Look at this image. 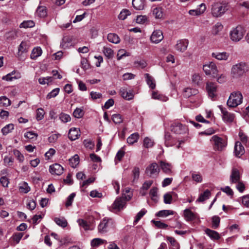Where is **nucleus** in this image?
I'll return each instance as SVG.
<instances>
[{"label": "nucleus", "instance_id": "f257e3e1", "mask_svg": "<svg viewBox=\"0 0 249 249\" xmlns=\"http://www.w3.org/2000/svg\"><path fill=\"white\" fill-rule=\"evenodd\" d=\"M248 71V68L245 63L240 62L233 65L231 69V75L232 78L238 79Z\"/></svg>", "mask_w": 249, "mask_h": 249}, {"label": "nucleus", "instance_id": "f03ea898", "mask_svg": "<svg viewBox=\"0 0 249 249\" xmlns=\"http://www.w3.org/2000/svg\"><path fill=\"white\" fill-rule=\"evenodd\" d=\"M243 96L241 92L233 91L231 93L227 101V105L231 107H236L242 102Z\"/></svg>", "mask_w": 249, "mask_h": 249}, {"label": "nucleus", "instance_id": "7ed1b4c3", "mask_svg": "<svg viewBox=\"0 0 249 249\" xmlns=\"http://www.w3.org/2000/svg\"><path fill=\"white\" fill-rule=\"evenodd\" d=\"M125 206L126 202L123 200V198L117 197L109 207V210L113 213H116L123 210Z\"/></svg>", "mask_w": 249, "mask_h": 249}, {"label": "nucleus", "instance_id": "20e7f679", "mask_svg": "<svg viewBox=\"0 0 249 249\" xmlns=\"http://www.w3.org/2000/svg\"><path fill=\"white\" fill-rule=\"evenodd\" d=\"M245 32L243 27L241 26H237L230 32L231 39L233 41H239L243 38Z\"/></svg>", "mask_w": 249, "mask_h": 249}, {"label": "nucleus", "instance_id": "39448f33", "mask_svg": "<svg viewBox=\"0 0 249 249\" xmlns=\"http://www.w3.org/2000/svg\"><path fill=\"white\" fill-rule=\"evenodd\" d=\"M213 148L216 150L221 151L227 145V142L225 140L217 135L213 136L211 139Z\"/></svg>", "mask_w": 249, "mask_h": 249}, {"label": "nucleus", "instance_id": "423d86ee", "mask_svg": "<svg viewBox=\"0 0 249 249\" xmlns=\"http://www.w3.org/2000/svg\"><path fill=\"white\" fill-rule=\"evenodd\" d=\"M113 227V221L111 219L104 218L98 227V231L101 233H104L109 231Z\"/></svg>", "mask_w": 249, "mask_h": 249}, {"label": "nucleus", "instance_id": "0eeeda50", "mask_svg": "<svg viewBox=\"0 0 249 249\" xmlns=\"http://www.w3.org/2000/svg\"><path fill=\"white\" fill-rule=\"evenodd\" d=\"M226 5L221 3H215L212 5V14L213 17L221 16L226 11Z\"/></svg>", "mask_w": 249, "mask_h": 249}, {"label": "nucleus", "instance_id": "6e6552de", "mask_svg": "<svg viewBox=\"0 0 249 249\" xmlns=\"http://www.w3.org/2000/svg\"><path fill=\"white\" fill-rule=\"evenodd\" d=\"M203 69L206 75H211L213 77L216 76L218 70L214 63L211 62L208 64L204 65Z\"/></svg>", "mask_w": 249, "mask_h": 249}, {"label": "nucleus", "instance_id": "1a4fd4ad", "mask_svg": "<svg viewBox=\"0 0 249 249\" xmlns=\"http://www.w3.org/2000/svg\"><path fill=\"white\" fill-rule=\"evenodd\" d=\"M206 89L209 97L212 100H215L217 96L216 85L212 82H207Z\"/></svg>", "mask_w": 249, "mask_h": 249}, {"label": "nucleus", "instance_id": "9d476101", "mask_svg": "<svg viewBox=\"0 0 249 249\" xmlns=\"http://www.w3.org/2000/svg\"><path fill=\"white\" fill-rule=\"evenodd\" d=\"M218 107L222 113V118L226 123H231L233 122L235 116L233 113L228 112L225 108L222 106H219Z\"/></svg>", "mask_w": 249, "mask_h": 249}, {"label": "nucleus", "instance_id": "9b49d317", "mask_svg": "<svg viewBox=\"0 0 249 249\" xmlns=\"http://www.w3.org/2000/svg\"><path fill=\"white\" fill-rule=\"evenodd\" d=\"M171 130L177 134H185L188 132V128L186 126L179 122L174 123L171 125Z\"/></svg>", "mask_w": 249, "mask_h": 249}, {"label": "nucleus", "instance_id": "f8f14e48", "mask_svg": "<svg viewBox=\"0 0 249 249\" xmlns=\"http://www.w3.org/2000/svg\"><path fill=\"white\" fill-rule=\"evenodd\" d=\"M159 172L160 168L156 162L150 164L145 169V174L150 177L157 176Z\"/></svg>", "mask_w": 249, "mask_h": 249}, {"label": "nucleus", "instance_id": "ddd939ff", "mask_svg": "<svg viewBox=\"0 0 249 249\" xmlns=\"http://www.w3.org/2000/svg\"><path fill=\"white\" fill-rule=\"evenodd\" d=\"M29 49V46L27 43L25 41H22L18 46L17 56L20 60H23L25 59L24 54L27 53Z\"/></svg>", "mask_w": 249, "mask_h": 249}, {"label": "nucleus", "instance_id": "4468645a", "mask_svg": "<svg viewBox=\"0 0 249 249\" xmlns=\"http://www.w3.org/2000/svg\"><path fill=\"white\" fill-rule=\"evenodd\" d=\"M189 41L187 39L179 40L175 46V48L177 51L183 53L186 50Z\"/></svg>", "mask_w": 249, "mask_h": 249}, {"label": "nucleus", "instance_id": "2eb2a0df", "mask_svg": "<svg viewBox=\"0 0 249 249\" xmlns=\"http://www.w3.org/2000/svg\"><path fill=\"white\" fill-rule=\"evenodd\" d=\"M63 167L58 163H55L50 166L49 171L52 175H61L63 172Z\"/></svg>", "mask_w": 249, "mask_h": 249}, {"label": "nucleus", "instance_id": "dca6fc26", "mask_svg": "<svg viewBox=\"0 0 249 249\" xmlns=\"http://www.w3.org/2000/svg\"><path fill=\"white\" fill-rule=\"evenodd\" d=\"M163 38V34L161 31L160 30L154 31L150 37L151 40L154 43H158Z\"/></svg>", "mask_w": 249, "mask_h": 249}, {"label": "nucleus", "instance_id": "f3484780", "mask_svg": "<svg viewBox=\"0 0 249 249\" xmlns=\"http://www.w3.org/2000/svg\"><path fill=\"white\" fill-rule=\"evenodd\" d=\"M234 152L235 156L238 158L241 157L244 154L245 149L241 142L238 141L235 142Z\"/></svg>", "mask_w": 249, "mask_h": 249}, {"label": "nucleus", "instance_id": "a211bd4d", "mask_svg": "<svg viewBox=\"0 0 249 249\" xmlns=\"http://www.w3.org/2000/svg\"><path fill=\"white\" fill-rule=\"evenodd\" d=\"M121 96L125 100H130L133 98L134 95L131 90L128 91L125 88H122L120 89Z\"/></svg>", "mask_w": 249, "mask_h": 249}, {"label": "nucleus", "instance_id": "6ab92c4d", "mask_svg": "<svg viewBox=\"0 0 249 249\" xmlns=\"http://www.w3.org/2000/svg\"><path fill=\"white\" fill-rule=\"evenodd\" d=\"M80 136V131L79 129L77 128H71L70 129L68 137L71 141H74L77 139Z\"/></svg>", "mask_w": 249, "mask_h": 249}, {"label": "nucleus", "instance_id": "aec40b11", "mask_svg": "<svg viewBox=\"0 0 249 249\" xmlns=\"http://www.w3.org/2000/svg\"><path fill=\"white\" fill-rule=\"evenodd\" d=\"M160 166L164 173L167 175H170L172 173V166L171 164L163 161H160Z\"/></svg>", "mask_w": 249, "mask_h": 249}, {"label": "nucleus", "instance_id": "412c9836", "mask_svg": "<svg viewBox=\"0 0 249 249\" xmlns=\"http://www.w3.org/2000/svg\"><path fill=\"white\" fill-rule=\"evenodd\" d=\"M36 16L40 18H44L47 16V9L44 6H38L35 13Z\"/></svg>", "mask_w": 249, "mask_h": 249}, {"label": "nucleus", "instance_id": "4be33fe9", "mask_svg": "<svg viewBox=\"0 0 249 249\" xmlns=\"http://www.w3.org/2000/svg\"><path fill=\"white\" fill-rule=\"evenodd\" d=\"M240 176L239 170L236 168H233L230 176V181L232 183L239 181Z\"/></svg>", "mask_w": 249, "mask_h": 249}, {"label": "nucleus", "instance_id": "5701e85b", "mask_svg": "<svg viewBox=\"0 0 249 249\" xmlns=\"http://www.w3.org/2000/svg\"><path fill=\"white\" fill-rule=\"evenodd\" d=\"M206 8L205 5L203 3H201L199 5V8L189 10V14L191 16H199L204 12Z\"/></svg>", "mask_w": 249, "mask_h": 249}, {"label": "nucleus", "instance_id": "b1692460", "mask_svg": "<svg viewBox=\"0 0 249 249\" xmlns=\"http://www.w3.org/2000/svg\"><path fill=\"white\" fill-rule=\"evenodd\" d=\"M212 56L218 60H227L229 57V54L226 52H216L213 53Z\"/></svg>", "mask_w": 249, "mask_h": 249}, {"label": "nucleus", "instance_id": "393cba45", "mask_svg": "<svg viewBox=\"0 0 249 249\" xmlns=\"http://www.w3.org/2000/svg\"><path fill=\"white\" fill-rule=\"evenodd\" d=\"M152 14L157 19H161L163 17V9L161 7L154 8L152 10Z\"/></svg>", "mask_w": 249, "mask_h": 249}, {"label": "nucleus", "instance_id": "a878e982", "mask_svg": "<svg viewBox=\"0 0 249 249\" xmlns=\"http://www.w3.org/2000/svg\"><path fill=\"white\" fill-rule=\"evenodd\" d=\"M153 182L152 180H147L143 183L142 187L140 189V193L142 196H143L146 195V191L150 187Z\"/></svg>", "mask_w": 249, "mask_h": 249}, {"label": "nucleus", "instance_id": "bb28decb", "mask_svg": "<svg viewBox=\"0 0 249 249\" xmlns=\"http://www.w3.org/2000/svg\"><path fill=\"white\" fill-rule=\"evenodd\" d=\"M14 73H16V71H13L11 73H8L7 75L3 76L2 79L6 81H11L13 79H17L21 77V75L19 72L17 73V76H13Z\"/></svg>", "mask_w": 249, "mask_h": 249}, {"label": "nucleus", "instance_id": "cd10ccee", "mask_svg": "<svg viewBox=\"0 0 249 249\" xmlns=\"http://www.w3.org/2000/svg\"><path fill=\"white\" fill-rule=\"evenodd\" d=\"M132 5L134 8L137 10H141L144 8V0H133Z\"/></svg>", "mask_w": 249, "mask_h": 249}, {"label": "nucleus", "instance_id": "c85d7f7f", "mask_svg": "<svg viewBox=\"0 0 249 249\" xmlns=\"http://www.w3.org/2000/svg\"><path fill=\"white\" fill-rule=\"evenodd\" d=\"M42 51L40 47H36L32 50L30 58L32 59H36L38 57L40 56L42 54Z\"/></svg>", "mask_w": 249, "mask_h": 249}, {"label": "nucleus", "instance_id": "c756f323", "mask_svg": "<svg viewBox=\"0 0 249 249\" xmlns=\"http://www.w3.org/2000/svg\"><path fill=\"white\" fill-rule=\"evenodd\" d=\"M107 38L108 41L112 43L118 44L120 41L119 36L115 33L108 34Z\"/></svg>", "mask_w": 249, "mask_h": 249}, {"label": "nucleus", "instance_id": "7c9ffc66", "mask_svg": "<svg viewBox=\"0 0 249 249\" xmlns=\"http://www.w3.org/2000/svg\"><path fill=\"white\" fill-rule=\"evenodd\" d=\"M205 233L213 240H218L220 238L219 234L216 231L207 229L205 230Z\"/></svg>", "mask_w": 249, "mask_h": 249}, {"label": "nucleus", "instance_id": "2f4dec72", "mask_svg": "<svg viewBox=\"0 0 249 249\" xmlns=\"http://www.w3.org/2000/svg\"><path fill=\"white\" fill-rule=\"evenodd\" d=\"M198 93V90L195 89L186 88L184 90L183 95L186 98H189L192 95H195Z\"/></svg>", "mask_w": 249, "mask_h": 249}, {"label": "nucleus", "instance_id": "473e14b6", "mask_svg": "<svg viewBox=\"0 0 249 249\" xmlns=\"http://www.w3.org/2000/svg\"><path fill=\"white\" fill-rule=\"evenodd\" d=\"M238 136L240 140V142L246 146L247 145L249 142V138L248 136L241 130L239 131Z\"/></svg>", "mask_w": 249, "mask_h": 249}, {"label": "nucleus", "instance_id": "72a5a7b5", "mask_svg": "<svg viewBox=\"0 0 249 249\" xmlns=\"http://www.w3.org/2000/svg\"><path fill=\"white\" fill-rule=\"evenodd\" d=\"M211 196V192L209 190H206L202 194H201L196 200L197 202H202L208 199Z\"/></svg>", "mask_w": 249, "mask_h": 249}, {"label": "nucleus", "instance_id": "f704fd0d", "mask_svg": "<svg viewBox=\"0 0 249 249\" xmlns=\"http://www.w3.org/2000/svg\"><path fill=\"white\" fill-rule=\"evenodd\" d=\"M184 216L187 221H192L196 218L195 214L189 209L184 211Z\"/></svg>", "mask_w": 249, "mask_h": 249}, {"label": "nucleus", "instance_id": "c9c22d12", "mask_svg": "<svg viewBox=\"0 0 249 249\" xmlns=\"http://www.w3.org/2000/svg\"><path fill=\"white\" fill-rule=\"evenodd\" d=\"M79 163V157L78 155L75 154L69 159V163L72 168H75Z\"/></svg>", "mask_w": 249, "mask_h": 249}, {"label": "nucleus", "instance_id": "e433bc0d", "mask_svg": "<svg viewBox=\"0 0 249 249\" xmlns=\"http://www.w3.org/2000/svg\"><path fill=\"white\" fill-rule=\"evenodd\" d=\"M174 212L169 210H161L156 213V216L159 217H165L169 215H173Z\"/></svg>", "mask_w": 249, "mask_h": 249}, {"label": "nucleus", "instance_id": "4c0bfd02", "mask_svg": "<svg viewBox=\"0 0 249 249\" xmlns=\"http://www.w3.org/2000/svg\"><path fill=\"white\" fill-rule=\"evenodd\" d=\"M146 81L147 84L149 85V87L152 89H154L156 87L155 82L153 78L148 73L145 74Z\"/></svg>", "mask_w": 249, "mask_h": 249}, {"label": "nucleus", "instance_id": "58836bf2", "mask_svg": "<svg viewBox=\"0 0 249 249\" xmlns=\"http://www.w3.org/2000/svg\"><path fill=\"white\" fill-rule=\"evenodd\" d=\"M139 138V135L137 133L131 134L127 139V142L129 144H133L136 142Z\"/></svg>", "mask_w": 249, "mask_h": 249}, {"label": "nucleus", "instance_id": "ea45409f", "mask_svg": "<svg viewBox=\"0 0 249 249\" xmlns=\"http://www.w3.org/2000/svg\"><path fill=\"white\" fill-rule=\"evenodd\" d=\"M165 144L167 147L172 146L174 144L172 140L171 134L168 132H166L164 136Z\"/></svg>", "mask_w": 249, "mask_h": 249}, {"label": "nucleus", "instance_id": "a19ab883", "mask_svg": "<svg viewBox=\"0 0 249 249\" xmlns=\"http://www.w3.org/2000/svg\"><path fill=\"white\" fill-rule=\"evenodd\" d=\"M152 98L154 99H157L162 101H166L168 98L163 95H161L158 91H153L152 93Z\"/></svg>", "mask_w": 249, "mask_h": 249}, {"label": "nucleus", "instance_id": "79ce46f5", "mask_svg": "<svg viewBox=\"0 0 249 249\" xmlns=\"http://www.w3.org/2000/svg\"><path fill=\"white\" fill-rule=\"evenodd\" d=\"M158 194V189L156 187L152 188L150 191V196L152 200L155 202H157L158 201V196L157 195Z\"/></svg>", "mask_w": 249, "mask_h": 249}, {"label": "nucleus", "instance_id": "37998d69", "mask_svg": "<svg viewBox=\"0 0 249 249\" xmlns=\"http://www.w3.org/2000/svg\"><path fill=\"white\" fill-rule=\"evenodd\" d=\"M104 243H107V241L101 238H94L91 241V245L92 247H98Z\"/></svg>", "mask_w": 249, "mask_h": 249}, {"label": "nucleus", "instance_id": "c03bdc74", "mask_svg": "<svg viewBox=\"0 0 249 249\" xmlns=\"http://www.w3.org/2000/svg\"><path fill=\"white\" fill-rule=\"evenodd\" d=\"M19 189L21 192L27 193L30 191V187L26 182H23L19 184Z\"/></svg>", "mask_w": 249, "mask_h": 249}, {"label": "nucleus", "instance_id": "a18cd8bd", "mask_svg": "<svg viewBox=\"0 0 249 249\" xmlns=\"http://www.w3.org/2000/svg\"><path fill=\"white\" fill-rule=\"evenodd\" d=\"M14 128V125L12 124H9L3 127L1 129V132L4 135H6Z\"/></svg>", "mask_w": 249, "mask_h": 249}, {"label": "nucleus", "instance_id": "49530a36", "mask_svg": "<svg viewBox=\"0 0 249 249\" xmlns=\"http://www.w3.org/2000/svg\"><path fill=\"white\" fill-rule=\"evenodd\" d=\"M220 218L218 216L214 215L212 218V228L213 229H217L220 224Z\"/></svg>", "mask_w": 249, "mask_h": 249}, {"label": "nucleus", "instance_id": "de8ad7c7", "mask_svg": "<svg viewBox=\"0 0 249 249\" xmlns=\"http://www.w3.org/2000/svg\"><path fill=\"white\" fill-rule=\"evenodd\" d=\"M54 220L58 225L62 227L65 228L67 226V221L64 218L56 217Z\"/></svg>", "mask_w": 249, "mask_h": 249}, {"label": "nucleus", "instance_id": "09e8293b", "mask_svg": "<svg viewBox=\"0 0 249 249\" xmlns=\"http://www.w3.org/2000/svg\"><path fill=\"white\" fill-rule=\"evenodd\" d=\"M202 79L201 76L199 73H194L192 75V82L196 85H198L199 84H200L202 81Z\"/></svg>", "mask_w": 249, "mask_h": 249}, {"label": "nucleus", "instance_id": "8fccbe9b", "mask_svg": "<svg viewBox=\"0 0 249 249\" xmlns=\"http://www.w3.org/2000/svg\"><path fill=\"white\" fill-rule=\"evenodd\" d=\"M223 29V25L221 23L217 22L213 27L212 33L213 35H217Z\"/></svg>", "mask_w": 249, "mask_h": 249}, {"label": "nucleus", "instance_id": "3c124183", "mask_svg": "<svg viewBox=\"0 0 249 249\" xmlns=\"http://www.w3.org/2000/svg\"><path fill=\"white\" fill-rule=\"evenodd\" d=\"M11 105L10 100L5 96L0 97V105L3 107H8Z\"/></svg>", "mask_w": 249, "mask_h": 249}, {"label": "nucleus", "instance_id": "603ef678", "mask_svg": "<svg viewBox=\"0 0 249 249\" xmlns=\"http://www.w3.org/2000/svg\"><path fill=\"white\" fill-rule=\"evenodd\" d=\"M23 236V233L16 232L13 234L11 239L16 243L18 244Z\"/></svg>", "mask_w": 249, "mask_h": 249}, {"label": "nucleus", "instance_id": "864d4df0", "mask_svg": "<svg viewBox=\"0 0 249 249\" xmlns=\"http://www.w3.org/2000/svg\"><path fill=\"white\" fill-rule=\"evenodd\" d=\"M78 224L82 227L85 230H90V224L84 219H79L77 220Z\"/></svg>", "mask_w": 249, "mask_h": 249}, {"label": "nucleus", "instance_id": "5fc2aeb1", "mask_svg": "<svg viewBox=\"0 0 249 249\" xmlns=\"http://www.w3.org/2000/svg\"><path fill=\"white\" fill-rule=\"evenodd\" d=\"M130 14V12L128 10L123 9L118 15V18L121 20H124Z\"/></svg>", "mask_w": 249, "mask_h": 249}, {"label": "nucleus", "instance_id": "6e6d98bb", "mask_svg": "<svg viewBox=\"0 0 249 249\" xmlns=\"http://www.w3.org/2000/svg\"><path fill=\"white\" fill-rule=\"evenodd\" d=\"M13 153L17 159L20 162H22L24 160V156L20 153V152L17 150V149H14L13 150Z\"/></svg>", "mask_w": 249, "mask_h": 249}, {"label": "nucleus", "instance_id": "4d7b16f0", "mask_svg": "<svg viewBox=\"0 0 249 249\" xmlns=\"http://www.w3.org/2000/svg\"><path fill=\"white\" fill-rule=\"evenodd\" d=\"M35 26V23L32 20L25 21L20 24V28H31Z\"/></svg>", "mask_w": 249, "mask_h": 249}, {"label": "nucleus", "instance_id": "13d9d810", "mask_svg": "<svg viewBox=\"0 0 249 249\" xmlns=\"http://www.w3.org/2000/svg\"><path fill=\"white\" fill-rule=\"evenodd\" d=\"M104 54L108 58H111L113 56V50L108 47H104L103 50Z\"/></svg>", "mask_w": 249, "mask_h": 249}, {"label": "nucleus", "instance_id": "bf43d9fd", "mask_svg": "<svg viewBox=\"0 0 249 249\" xmlns=\"http://www.w3.org/2000/svg\"><path fill=\"white\" fill-rule=\"evenodd\" d=\"M84 112L82 109L76 108L73 111V115L76 118H81L84 115Z\"/></svg>", "mask_w": 249, "mask_h": 249}, {"label": "nucleus", "instance_id": "052dcab7", "mask_svg": "<svg viewBox=\"0 0 249 249\" xmlns=\"http://www.w3.org/2000/svg\"><path fill=\"white\" fill-rule=\"evenodd\" d=\"M59 90V88H55L53 89L47 94L46 98L47 99H50L52 98L55 97L58 94Z\"/></svg>", "mask_w": 249, "mask_h": 249}, {"label": "nucleus", "instance_id": "680f3d73", "mask_svg": "<svg viewBox=\"0 0 249 249\" xmlns=\"http://www.w3.org/2000/svg\"><path fill=\"white\" fill-rule=\"evenodd\" d=\"M152 222L154 224L155 226L159 229H165L168 227V225L160 221H155L153 220Z\"/></svg>", "mask_w": 249, "mask_h": 249}, {"label": "nucleus", "instance_id": "e2e57ef3", "mask_svg": "<svg viewBox=\"0 0 249 249\" xmlns=\"http://www.w3.org/2000/svg\"><path fill=\"white\" fill-rule=\"evenodd\" d=\"M129 53H127L125 50L124 49H120L119 50L118 53L117 54V59L120 60L124 56H129Z\"/></svg>", "mask_w": 249, "mask_h": 249}, {"label": "nucleus", "instance_id": "0e129e2a", "mask_svg": "<svg viewBox=\"0 0 249 249\" xmlns=\"http://www.w3.org/2000/svg\"><path fill=\"white\" fill-rule=\"evenodd\" d=\"M75 196V194L74 193H71L67 198V200L65 203L66 207L71 206L72 203L74 198Z\"/></svg>", "mask_w": 249, "mask_h": 249}, {"label": "nucleus", "instance_id": "69168bd1", "mask_svg": "<svg viewBox=\"0 0 249 249\" xmlns=\"http://www.w3.org/2000/svg\"><path fill=\"white\" fill-rule=\"evenodd\" d=\"M59 119L63 123H67L71 121V117L69 115L61 113L59 115Z\"/></svg>", "mask_w": 249, "mask_h": 249}, {"label": "nucleus", "instance_id": "338daca9", "mask_svg": "<svg viewBox=\"0 0 249 249\" xmlns=\"http://www.w3.org/2000/svg\"><path fill=\"white\" fill-rule=\"evenodd\" d=\"M112 119L115 124H120L123 122L122 116L119 114H113L112 116Z\"/></svg>", "mask_w": 249, "mask_h": 249}, {"label": "nucleus", "instance_id": "774afa93", "mask_svg": "<svg viewBox=\"0 0 249 249\" xmlns=\"http://www.w3.org/2000/svg\"><path fill=\"white\" fill-rule=\"evenodd\" d=\"M4 165L6 166H11L14 162V159L11 157L5 156L3 159Z\"/></svg>", "mask_w": 249, "mask_h": 249}]
</instances>
